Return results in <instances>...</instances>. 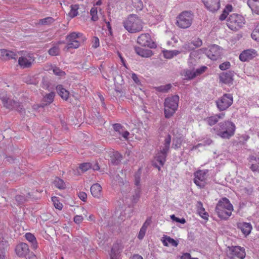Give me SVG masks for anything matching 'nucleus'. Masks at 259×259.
Wrapping results in <instances>:
<instances>
[{"instance_id":"1","label":"nucleus","mask_w":259,"mask_h":259,"mask_svg":"<svg viewBox=\"0 0 259 259\" xmlns=\"http://www.w3.org/2000/svg\"><path fill=\"white\" fill-rule=\"evenodd\" d=\"M124 28L131 33L139 32L142 30L144 22L136 14L129 15L123 21Z\"/></svg>"},{"instance_id":"2","label":"nucleus","mask_w":259,"mask_h":259,"mask_svg":"<svg viewBox=\"0 0 259 259\" xmlns=\"http://www.w3.org/2000/svg\"><path fill=\"white\" fill-rule=\"evenodd\" d=\"M233 210L232 204L226 198L220 199L215 207L218 216L222 220H227L231 215Z\"/></svg>"},{"instance_id":"3","label":"nucleus","mask_w":259,"mask_h":259,"mask_svg":"<svg viewBox=\"0 0 259 259\" xmlns=\"http://www.w3.org/2000/svg\"><path fill=\"white\" fill-rule=\"evenodd\" d=\"M84 40L85 37L82 33L75 32L70 33L66 36V45L64 50L68 51L69 49H77Z\"/></svg>"},{"instance_id":"4","label":"nucleus","mask_w":259,"mask_h":259,"mask_svg":"<svg viewBox=\"0 0 259 259\" xmlns=\"http://www.w3.org/2000/svg\"><path fill=\"white\" fill-rule=\"evenodd\" d=\"M220 128L217 130V135L223 139H229L235 133L236 127L234 123L230 121H226L219 124Z\"/></svg>"},{"instance_id":"5","label":"nucleus","mask_w":259,"mask_h":259,"mask_svg":"<svg viewBox=\"0 0 259 259\" xmlns=\"http://www.w3.org/2000/svg\"><path fill=\"white\" fill-rule=\"evenodd\" d=\"M179 97L174 95L165 99L164 114L166 118H169L175 113L178 107Z\"/></svg>"},{"instance_id":"6","label":"nucleus","mask_w":259,"mask_h":259,"mask_svg":"<svg viewBox=\"0 0 259 259\" xmlns=\"http://www.w3.org/2000/svg\"><path fill=\"white\" fill-rule=\"evenodd\" d=\"M245 24L244 18L236 14H233L229 16L227 19V25L231 30L237 31L241 28Z\"/></svg>"},{"instance_id":"7","label":"nucleus","mask_w":259,"mask_h":259,"mask_svg":"<svg viewBox=\"0 0 259 259\" xmlns=\"http://www.w3.org/2000/svg\"><path fill=\"white\" fill-rule=\"evenodd\" d=\"M193 16L191 12L184 11L177 18V25L181 28H189L192 24Z\"/></svg>"},{"instance_id":"8","label":"nucleus","mask_w":259,"mask_h":259,"mask_svg":"<svg viewBox=\"0 0 259 259\" xmlns=\"http://www.w3.org/2000/svg\"><path fill=\"white\" fill-rule=\"evenodd\" d=\"M171 141V137L169 135L164 141V147L156 154L155 159L158 161L160 165H163L165 161L167 153L169 148Z\"/></svg>"},{"instance_id":"9","label":"nucleus","mask_w":259,"mask_h":259,"mask_svg":"<svg viewBox=\"0 0 259 259\" xmlns=\"http://www.w3.org/2000/svg\"><path fill=\"white\" fill-rule=\"evenodd\" d=\"M233 98L230 94H225L216 101V105L220 111H224L231 106Z\"/></svg>"},{"instance_id":"10","label":"nucleus","mask_w":259,"mask_h":259,"mask_svg":"<svg viewBox=\"0 0 259 259\" xmlns=\"http://www.w3.org/2000/svg\"><path fill=\"white\" fill-rule=\"evenodd\" d=\"M206 66H203L196 69L194 68L184 69L181 72V75L184 79L190 80L202 74L206 71Z\"/></svg>"},{"instance_id":"11","label":"nucleus","mask_w":259,"mask_h":259,"mask_svg":"<svg viewBox=\"0 0 259 259\" xmlns=\"http://www.w3.org/2000/svg\"><path fill=\"white\" fill-rule=\"evenodd\" d=\"M207 170H199L194 173V182L200 188L205 187L206 184Z\"/></svg>"},{"instance_id":"12","label":"nucleus","mask_w":259,"mask_h":259,"mask_svg":"<svg viewBox=\"0 0 259 259\" xmlns=\"http://www.w3.org/2000/svg\"><path fill=\"white\" fill-rule=\"evenodd\" d=\"M35 61V58L31 53L24 54L18 59V64L21 68H26L30 67Z\"/></svg>"},{"instance_id":"13","label":"nucleus","mask_w":259,"mask_h":259,"mask_svg":"<svg viewBox=\"0 0 259 259\" xmlns=\"http://www.w3.org/2000/svg\"><path fill=\"white\" fill-rule=\"evenodd\" d=\"M229 251V256L230 259H243L246 255L245 249L239 246L230 247Z\"/></svg>"},{"instance_id":"14","label":"nucleus","mask_w":259,"mask_h":259,"mask_svg":"<svg viewBox=\"0 0 259 259\" xmlns=\"http://www.w3.org/2000/svg\"><path fill=\"white\" fill-rule=\"evenodd\" d=\"M201 50L206 54L209 59L212 60H216L221 56V50L220 47L215 45L210 46L208 50L204 48Z\"/></svg>"},{"instance_id":"15","label":"nucleus","mask_w":259,"mask_h":259,"mask_svg":"<svg viewBox=\"0 0 259 259\" xmlns=\"http://www.w3.org/2000/svg\"><path fill=\"white\" fill-rule=\"evenodd\" d=\"M137 42L142 46L150 48H154L156 47L149 33H143L139 36L137 38Z\"/></svg>"},{"instance_id":"16","label":"nucleus","mask_w":259,"mask_h":259,"mask_svg":"<svg viewBox=\"0 0 259 259\" xmlns=\"http://www.w3.org/2000/svg\"><path fill=\"white\" fill-rule=\"evenodd\" d=\"M257 52L254 49H248L243 51L239 55L241 61H248L257 56Z\"/></svg>"},{"instance_id":"17","label":"nucleus","mask_w":259,"mask_h":259,"mask_svg":"<svg viewBox=\"0 0 259 259\" xmlns=\"http://www.w3.org/2000/svg\"><path fill=\"white\" fill-rule=\"evenodd\" d=\"M0 98H2L3 103L7 108L11 109H14L20 112H21L22 108L20 107L21 105L19 103L2 97L1 95Z\"/></svg>"},{"instance_id":"18","label":"nucleus","mask_w":259,"mask_h":259,"mask_svg":"<svg viewBox=\"0 0 259 259\" xmlns=\"http://www.w3.org/2000/svg\"><path fill=\"white\" fill-rule=\"evenodd\" d=\"M205 7L210 11L214 12L219 9L220 0H202Z\"/></svg>"},{"instance_id":"19","label":"nucleus","mask_w":259,"mask_h":259,"mask_svg":"<svg viewBox=\"0 0 259 259\" xmlns=\"http://www.w3.org/2000/svg\"><path fill=\"white\" fill-rule=\"evenodd\" d=\"M15 251L19 256H24L28 252V246L25 243H21L16 246Z\"/></svg>"},{"instance_id":"20","label":"nucleus","mask_w":259,"mask_h":259,"mask_svg":"<svg viewBox=\"0 0 259 259\" xmlns=\"http://www.w3.org/2000/svg\"><path fill=\"white\" fill-rule=\"evenodd\" d=\"M233 72L232 71H229L226 72H223L220 75V80L222 82L225 84L232 83L233 80Z\"/></svg>"},{"instance_id":"21","label":"nucleus","mask_w":259,"mask_h":259,"mask_svg":"<svg viewBox=\"0 0 259 259\" xmlns=\"http://www.w3.org/2000/svg\"><path fill=\"white\" fill-rule=\"evenodd\" d=\"M225 116V114L224 113H220L213 116L208 117L205 119V120L208 125L212 126L217 123L220 119H223Z\"/></svg>"},{"instance_id":"22","label":"nucleus","mask_w":259,"mask_h":259,"mask_svg":"<svg viewBox=\"0 0 259 259\" xmlns=\"http://www.w3.org/2000/svg\"><path fill=\"white\" fill-rule=\"evenodd\" d=\"M237 227L241 230L242 233L245 236L249 235L252 230V226L249 223H238Z\"/></svg>"},{"instance_id":"23","label":"nucleus","mask_w":259,"mask_h":259,"mask_svg":"<svg viewBox=\"0 0 259 259\" xmlns=\"http://www.w3.org/2000/svg\"><path fill=\"white\" fill-rule=\"evenodd\" d=\"M249 165L252 171L259 172V157L250 156L249 159Z\"/></svg>"},{"instance_id":"24","label":"nucleus","mask_w":259,"mask_h":259,"mask_svg":"<svg viewBox=\"0 0 259 259\" xmlns=\"http://www.w3.org/2000/svg\"><path fill=\"white\" fill-rule=\"evenodd\" d=\"M16 54L12 51L5 49H0V59L4 60H7L11 59H15Z\"/></svg>"},{"instance_id":"25","label":"nucleus","mask_w":259,"mask_h":259,"mask_svg":"<svg viewBox=\"0 0 259 259\" xmlns=\"http://www.w3.org/2000/svg\"><path fill=\"white\" fill-rule=\"evenodd\" d=\"M91 192L94 197L99 198L102 195V187L99 184H95L91 187Z\"/></svg>"},{"instance_id":"26","label":"nucleus","mask_w":259,"mask_h":259,"mask_svg":"<svg viewBox=\"0 0 259 259\" xmlns=\"http://www.w3.org/2000/svg\"><path fill=\"white\" fill-rule=\"evenodd\" d=\"M163 244L165 246H168L171 245L172 246L177 247L179 244L178 240H174L169 236L164 235L161 239Z\"/></svg>"},{"instance_id":"27","label":"nucleus","mask_w":259,"mask_h":259,"mask_svg":"<svg viewBox=\"0 0 259 259\" xmlns=\"http://www.w3.org/2000/svg\"><path fill=\"white\" fill-rule=\"evenodd\" d=\"M247 5L253 13L259 14V0H248Z\"/></svg>"},{"instance_id":"28","label":"nucleus","mask_w":259,"mask_h":259,"mask_svg":"<svg viewBox=\"0 0 259 259\" xmlns=\"http://www.w3.org/2000/svg\"><path fill=\"white\" fill-rule=\"evenodd\" d=\"M198 53L197 51H194L190 53L188 59V65L190 68H193L197 64Z\"/></svg>"},{"instance_id":"29","label":"nucleus","mask_w":259,"mask_h":259,"mask_svg":"<svg viewBox=\"0 0 259 259\" xmlns=\"http://www.w3.org/2000/svg\"><path fill=\"white\" fill-rule=\"evenodd\" d=\"M162 54L165 58L170 59L174 57L179 55L182 51L175 50H162Z\"/></svg>"},{"instance_id":"30","label":"nucleus","mask_w":259,"mask_h":259,"mask_svg":"<svg viewBox=\"0 0 259 259\" xmlns=\"http://www.w3.org/2000/svg\"><path fill=\"white\" fill-rule=\"evenodd\" d=\"M136 52L137 54L143 57L148 58L152 55V52L150 50L144 49L141 48H136L135 49Z\"/></svg>"},{"instance_id":"31","label":"nucleus","mask_w":259,"mask_h":259,"mask_svg":"<svg viewBox=\"0 0 259 259\" xmlns=\"http://www.w3.org/2000/svg\"><path fill=\"white\" fill-rule=\"evenodd\" d=\"M59 95L64 100H67L69 97V92L63 88L62 85H58L56 87Z\"/></svg>"},{"instance_id":"32","label":"nucleus","mask_w":259,"mask_h":259,"mask_svg":"<svg viewBox=\"0 0 259 259\" xmlns=\"http://www.w3.org/2000/svg\"><path fill=\"white\" fill-rule=\"evenodd\" d=\"M150 220H146L145 222L143 224V226L141 228L140 231L138 234V238L139 240H142L143 239L145 235L146 232L147 231V228L148 226L150 225Z\"/></svg>"},{"instance_id":"33","label":"nucleus","mask_w":259,"mask_h":259,"mask_svg":"<svg viewBox=\"0 0 259 259\" xmlns=\"http://www.w3.org/2000/svg\"><path fill=\"white\" fill-rule=\"evenodd\" d=\"M197 211L202 218L204 220H208V214L205 211L204 208L203 207L202 203L201 202L197 203Z\"/></svg>"},{"instance_id":"34","label":"nucleus","mask_w":259,"mask_h":259,"mask_svg":"<svg viewBox=\"0 0 259 259\" xmlns=\"http://www.w3.org/2000/svg\"><path fill=\"white\" fill-rule=\"evenodd\" d=\"M46 70H50L52 69L53 73L58 76L62 77L65 75V72L62 71L59 68L56 66H52L51 65H48L46 66Z\"/></svg>"},{"instance_id":"35","label":"nucleus","mask_w":259,"mask_h":259,"mask_svg":"<svg viewBox=\"0 0 259 259\" xmlns=\"http://www.w3.org/2000/svg\"><path fill=\"white\" fill-rule=\"evenodd\" d=\"M25 237L26 240L31 243L32 246L34 249L37 248L36 239L33 234L30 233H27L25 234Z\"/></svg>"},{"instance_id":"36","label":"nucleus","mask_w":259,"mask_h":259,"mask_svg":"<svg viewBox=\"0 0 259 259\" xmlns=\"http://www.w3.org/2000/svg\"><path fill=\"white\" fill-rule=\"evenodd\" d=\"M119 249L118 245H114L112 247L110 253L111 259H118Z\"/></svg>"},{"instance_id":"37","label":"nucleus","mask_w":259,"mask_h":259,"mask_svg":"<svg viewBox=\"0 0 259 259\" xmlns=\"http://www.w3.org/2000/svg\"><path fill=\"white\" fill-rule=\"evenodd\" d=\"M79 6L78 5H72L70 6V11L68 13V15L71 18H74L78 15V10Z\"/></svg>"},{"instance_id":"38","label":"nucleus","mask_w":259,"mask_h":259,"mask_svg":"<svg viewBox=\"0 0 259 259\" xmlns=\"http://www.w3.org/2000/svg\"><path fill=\"white\" fill-rule=\"evenodd\" d=\"M54 185L59 189H64L66 188V184L64 181L59 178H56L54 181Z\"/></svg>"},{"instance_id":"39","label":"nucleus","mask_w":259,"mask_h":259,"mask_svg":"<svg viewBox=\"0 0 259 259\" xmlns=\"http://www.w3.org/2000/svg\"><path fill=\"white\" fill-rule=\"evenodd\" d=\"M141 194V189L139 187L136 188L135 191V193L132 197V201L133 203H137L139 200Z\"/></svg>"},{"instance_id":"40","label":"nucleus","mask_w":259,"mask_h":259,"mask_svg":"<svg viewBox=\"0 0 259 259\" xmlns=\"http://www.w3.org/2000/svg\"><path fill=\"white\" fill-rule=\"evenodd\" d=\"M54 21V19L51 17H48L45 18L40 19L38 24L43 25H49Z\"/></svg>"},{"instance_id":"41","label":"nucleus","mask_w":259,"mask_h":259,"mask_svg":"<svg viewBox=\"0 0 259 259\" xmlns=\"http://www.w3.org/2000/svg\"><path fill=\"white\" fill-rule=\"evenodd\" d=\"M175 138L173 139L172 147L175 149H177L180 147L182 143L181 137L177 136L174 135Z\"/></svg>"},{"instance_id":"42","label":"nucleus","mask_w":259,"mask_h":259,"mask_svg":"<svg viewBox=\"0 0 259 259\" xmlns=\"http://www.w3.org/2000/svg\"><path fill=\"white\" fill-rule=\"evenodd\" d=\"M90 14L92 16V20L95 21L99 19V13L98 9L96 7H93L90 11Z\"/></svg>"},{"instance_id":"43","label":"nucleus","mask_w":259,"mask_h":259,"mask_svg":"<svg viewBox=\"0 0 259 259\" xmlns=\"http://www.w3.org/2000/svg\"><path fill=\"white\" fill-rule=\"evenodd\" d=\"M117 69L116 67L112 66L111 68L108 69V70L107 71V74L106 76L107 77H113L114 78L116 74L117 73Z\"/></svg>"},{"instance_id":"44","label":"nucleus","mask_w":259,"mask_h":259,"mask_svg":"<svg viewBox=\"0 0 259 259\" xmlns=\"http://www.w3.org/2000/svg\"><path fill=\"white\" fill-rule=\"evenodd\" d=\"M60 49L58 46H55L51 48L48 51L51 56H57L59 54Z\"/></svg>"},{"instance_id":"45","label":"nucleus","mask_w":259,"mask_h":259,"mask_svg":"<svg viewBox=\"0 0 259 259\" xmlns=\"http://www.w3.org/2000/svg\"><path fill=\"white\" fill-rule=\"evenodd\" d=\"M55 94L53 92H51L49 94H47L44 97V100L48 103H52L54 100Z\"/></svg>"},{"instance_id":"46","label":"nucleus","mask_w":259,"mask_h":259,"mask_svg":"<svg viewBox=\"0 0 259 259\" xmlns=\"http://www.w3.org/2000/svg\"><path fill=\"white\" fill-rule=\"evenodd\" d=\"M52 201L53 202L54 206L59 209L61 210L62 208V204L60 203L59 200H58L57 197H53L52 198Z\"/></svg>"},{"instance_id":"47","label":"nucleus","mask_w":259,"mask_h":259,"mask_svg":"<svg viewBox=\"0 0 259 259\" xmlns=\"http://www.w3.org/2000/svg\"><path fill=\"white\" fill-rule=\"evenodd\" d=\"M192 45L191 44V42H187V43L184 44L182 46V50L181 51H182V52L183 51L187 52V51H189L190 50L194 49V47H193Z\"/></svg>"},{"instance_id":"48","label":"nucleus","mask_w":259,"mask_h":259,"mask_svg":"<svg viewBox=\"0 0 259 259\" xmlns=\"http://www.w3.org/2000/svg\"><path fill=\"white\" fill-rule=\"evenodd\" d=\"M91 167H92V164L91 163L86 162V163H83L81 164L79 166V168L82 171H86L87 170L91 168Z\"/></svg>"},{"instance_id":"49","label":"nucleus","mask_w":259,"mask_h":259,"mask_svg":"<svg viewBox=\"0 0 259 259\" xmlns=\"http://www.w3.org/2000/svg\"><path fill=\"white\" fill-rule=\"evenodd\" d=\"M191 44L193 45V47H194L195 49V48H198L201 46L202 45V41L200 38H196L191 41Z\"/></svg>"},{"instance_id":"50","label":"nucleus","mask_w":259,"mask_h":259,"mask_svg":"<svg viewBox=\"0 0 259 259\" xmlns=\"http://www.w3.org/2000/svg\"><path fill=\"white\" fill-rule=\"evenodd\" d=\"M133 6L136 8L141 10L143 7V3L141 0H132Z\"/></svg>"},{"instance_id":"51","label":"nucleus","mask_w":259,"mask_h":259,"mask_svg":"<svg viewBox=\"0 0 259 259\" xmlns=\"http://www.w3.org/2000/svg\"><path fill=\"white\" fill-rule=\"evenodd\" d=\"M171 84H168L164 85H161L158 87L157 90L162 92H166L171 88Z\"/></svg>"},{"instance_id":"52","label":"nucleus","mask_w":259,"mask_h":259,"mask_svg":"<svg viewBox=\"0 0 259 259\" xmlns=\"http://www.w3.org/2000/svg\"><path fill=\"white\" fill-rule=\"evenodd\" d=\"M170 219L173 221L181 224H184L186 223V220L184 218L180 219L176 217L174 214L170 215Z\"/></svg>"},{"instance_id":"53","label":"nucleus","mask_w":259,"mask_h":259,"mask_svg":"<svg viewBox=\"0 0 259 259\" xmlns=\"http://www.w3.org/2000/svg\"><path fill=\"white\" fill-rule=\"evenodd\" d=\"M140 174H136L135 175V180H134V183L135 185L137 186V188H138L140 187L141 189V185H140Z\"/></svg>"},{"instance_id":"54","label":"nucleus","mask_w":259,"mask_h":259,"mask_svg":"<svg viewBox=\"0 0 259 259\" xmlns=\"http://www.w3.org/2000/svg\"><path fill=\"white\" fill-rule=\"evenodd\" d=\"M230 63L229 62H225L220 65L219 68L222 70H225L230 67Z\"/></svg>"},{"instance_id":"55","label":"nucleus","mask_w":259,"mask_h":259,"mask_svg":"<svg viewBox=\"0 0 259 259\" xmlns=\"http://www.w3.org/2000/svg\"><path fill=\"white\" fill-rule=\"evenodd\" d=\"M83 220V217L81 215H76L74 217V222L76 224H80Z\"/></svg>"},{"instance_id":"56","label":"nucleus","mask_w":259,"mask_h":259,"mask_svg":"<svg viewBox=\"0 0 259 259\" xmlns=\"http://www.w3.org/2000/svg\"><path fill=\"white\" fill-rule=\"evenodd\" d=\"M113 128L115 132L119 134L121 133V132L123 131L122 126L119 123H116L113 125Z\"/></svg>"},{"instance_id":"57","label":"nucleus","mask_w":259,"mask_h":259,"mask_svg":"<svg viewBox=\"0 0 259 259\" xmlns=\"http://www.w3.org/2000/svg\"><path fill=\"white\" fill-rule=\"evenodd\" d=\"M79 198L83 201H85L87 198V195L85 192H80L78 194Z\"/></svg>"},{"instance_id":"58","label":"nucleus","mask_w":259,"mask_h":259,"mask_svg":"<svg viewBox=\"0 0 259 259\" xmlns=\"http://www.w3.org/2000/svg\"><path fill=\"white\" fill-rule=\"evenodd\" d=\"M100 42L99 39L97 37H94L93 41V47L96 48L99 46Z\"/></svg>"},{"instance_id":"59","label":"nucleus","mask_w":259,"mask_h":259,"mask_svg":"<svg viewBox=\"0 0 259 259\" xmlns=\"http://www.w3.org/2000/svg\"><path fill=\"white\" fill-rule=\"evenodd\" d=\"M119 135H120L122 136V137L125 139V140L127 139L128 136L130 135V133L127 131H124L123 130L121 132L120 134H119Z\"/></svg>"},{"instance_id":"60","label":"nucleus","mask_w":259,"mask_h":259,"mask_svg":"<svg viewBox=\"0 0 259 259\" xmlns=\"http://www.w3.org/2000/svg\"><path fill=\"white\" fill-rule=\"evenodd\" d=\"M132 78L133 79L134 82L135 83H136L137 84L140 83V80H139L137 74H136L135 73H133L132 74Z\"/></svg>"},{"instance_id":"61","label":"nucleus","mask_w":259,"mask_h":259,"mask_svg":"<svg viewBox=\"0 0 259 259\" xmlns=\"http://www.w3.org/2000/svg\"><path fill=\"white\" fill-rule=\"evenodd\" d=\"M233 10V7L232 6V5H227L225 8L224 9V11H226V12H227V13H228L229 14V12H231Z\"/></svg>"},{"instance_id":"62","label":"nucleus","mask_w":259,"mask_h":259,"mask_svg":"<svg viewBox=\"0 0 259 259\" xmlns=\"http://www.w3.org/2000/svg\"><path fill=\"white\" fill-rule=\"evenodd\" d=\"M257 34H259V31H258V28L256 29L255 30L253 31V33L251 34L252 38L253 39L257 40V38H256V36L257 35Z\"/></svg>"},{"instance_id":"63","label":"nucleus","mask_w":259,"mask_h":259,"mask_svg":"<svg viewBox=\"0 0 259 259\" xmlns=\"http://www.w3.org/2000/svg\"><path fill=\"white\" fill-rule=\"evenodd\" d=\"M228 15V14L226 11H223V13L220 16V19L222 21L224 20Z\"/></svg>"},{"instance_id":"64","label":"nucleus","mask_w":259,"mask_h":259,"mask_svg":"<svg viewBox=\"0 0 259 259\" xmlns=\"http://www.w3.org/2000/svg\"><path fill=\"white\" fill-rule=\"evenodd\" d=\"M16 200L20 202H22L24 200V198L21 195L16 196Z\"/></svg>"}]
</instances>
